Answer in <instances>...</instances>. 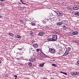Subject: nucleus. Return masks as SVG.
<instances>
[{
    "mask_svg": "<svg viewBox=\"0 0 79 79\" xmlns=\"http://www.w3.org/2000/svg\"><path fill=\"white\" fill-rule=\"evenodd\" d=\"M49 52L52 53H55V50L53 48L49 49Z\"/></svg>",
    "mask_w": 79,
    "mask_h": 79,
    "instance_id": "obj_1",
    "label": "nucleus"
},
{
    "mask_svg": "<svg viewBox=\"0 0 79 79\" xmlns=\"http://www.w3.org/2000/svg\"><path fill=\"white\" fill-rule=\"evenodd\" d=\"M73 10H79V6H75L73 7Z\"/></svg>",
    "mask_w": 79,
    "mask_h": 79,
    "instance_id": "obj_2",
    "label": "nucleus"
},
{
    "mask_svg": "<svg viewBox=\"0 0 79 79\" xmlns=\"http://www.w3.org/2000/svg\"><path fill=\"white\" fill-rule=\"evenodd\" d=\"M40 55L41 56H42V57H43L44 58H47V56L43 52H41L40 53Z\"/></svg>",
    "mask_w": 79,
    "mask_h": 79,
    "instance_id": "obj_3",
    "label": "nucleus"
},
{
    "mask_svg": "<svg viewBox=\"0 0 79 79\" xmlns=\"http://www.w3.org/2000/svg\"><path fill=\"white\" fill-rule=\"evenodd\" d=\"M52 38L54 40V41H55L57 39V35H53L52 36Z\"/></svg>",
    "mask_w": 79,
    "mask_h": 79,
    "instance_id": "obj_4",
    "label": "nucleus"
},
{
    "mask_svg": "<svg viewBox=\"0 0 79 79\" xmlns=\"http://www.w3.org/2000/svg\"><path fill=\"white\" fill-rule=\"evenodd\" d=\"M63 24V22L62 21H61V22H59L57 23V26H61L62 24Z\"/></svg>",
    "mask_w": 79,
    "mask_h": 79,
    "instance_id": "obj_5",
    "label": "nucleus"
},
{
    "mask_svg": "<svg viewBox=\"0 0 79 79\" xmlns=\"http://www.w3.org/2000/svg\"><path fill=\"white\" fill-rule=\"evenodd\" d=\"M30 61L31 62H34V61H35V59L34 58H30Z\"/></svg>",
    "mask_w": 79,
    "mask_h": 79,
    "instance_id": "obj_6",
    "label": "nucleus"
},
{
    "mask_svg": "<svg viewBox=\"0 0 79 79\" xmlns=\"http://www.w3.org/2000/svg\"><path fill=\"white\" fill-rule=\"evenodd\" d=\"M69 53V52L68 51H66L64 54L63 55V56H66V55H68Z\"/></svg>",
    "mask_w": 79,
    "mask_h": 79,
    "instance_id": "obj_7",
    "label": "nucleus"
},
{
    "mask_svg": "<svg viewBox=\"0 0 79 79\" xmlns=\"http://www.w3.org/2000/svg\"><path fill=\"white\" fill-rule=\"evenodd\" d=\"M44 34H45V33H44V32H41L38 34L39 35H40V36L43 35Z\"/></svg>",
    "mask_w": 79,
    "mask_h": 79,
    "instance_id": "obj_8",
    "label": "nucleus"
},
{
    "mask_svg": "<svg viewBox=\"0 0 79 79\" xmlns=\"http://www.w3.org/2000/svg\"><path fill=\"white\" fill-rule=\"evenodd\" d=\"M58 15L59 16H63V14L62 12H59L58 14Z\"/></svg>",
    "mask_w": 79,
    "mask_h": 79,
    "instance_id": "obj_9",
    "label": "nucleus"
},
{
    "mask_svg": "<svg viewBox=\"0 0 79 79\" xmlns=\"http://www.w3.org/2000/svg\"><path fill=\"white\" fill-rule=\"evenodd\" d=\"M78 74H79V73L77 72H74L73 73L72 75L74 76V75H78Z\"/></svg>",
    "mask_w": 79,
    "mask_h": 79,
    "instance_id": "obj_10",
    "label": "nucleus"
},
{
    "mask_svg": "<svg viewBox=\"0 0 79 79\" xmlns=\"http://www.w3.org/2000/svg\"><path fill=\"white\" fill-rule=\"evenodd\" d=\"M79 34V33H78V32H77V31H74L73 32V35H77V34Z\"/></svg>",
    "mask_w": 79,
    "mask_h": 79,
    "instance_id": "obj_11",
    "label": "nucleus"
},
{
    "mask_svg": "<svg viewBox=\"0 0 79 79\" xmlns=\"http://www.w3.org/2000/svg\"><path fill=\"white\" fill-rule=\"evenodd\" d=\"M33 47L35 48H37L38 47V44H33Z\"/></svg>",
    "mask_w": 79,
    "mask_h": 79,
    "instance_id": "obj_12",
    "label": "nucleus"
},
{
    "mask_svg": "<svg viewBox=\"0 0 79 79\" xmlns=\"http://www.w3.org/2000/svg\"><path fill=\"white\" fill-rule=\"evenodd\" d=\"M63 30H66V29H67V27H66V26L64 25L63 26Z\"/></svg>",
    "mask_w": 79,
    "mask_h": 79,
    "instance_id": "obj_13",
    "label": "nucleus"
},
{
    "mask_svg": "<svg viewBox=\"0 0 79 79\" xmlns=\"http://www.w3.org/2000/svg\"><path fill=\"white\" fill-rule=\"evenodd\" d=\"M15 37H16V38H18V39H21V36L19 35H15Z\"/></svg>",
    "mask_w": 79,
    "mask_h": 79,
    "instance_id": "obj_14",
    "label": "nucleus"
},
{
    "mask_svg": "<svg viewBox=\"0 0 79 79\" xmlns=\"http://www.w3.org/2000/svg\"><path fill=\"white\" fill-rule=\"evenodd\" d=\"M74 15H75V16H79V12H76L75 13Z\"/></svg>",
    "mask_w": 79,
    "mask_h": 79,
    "instance_id": "obj_15",
    "label": "nucleus"
},
{
    "mask_svg": "<svg viewBox=\"0 0 79 79\" xmlns=\"http://www.w3.org/2000/svg\"><path fill=\"white\" fill-rule=\"evenodd\" d=\"M32 63L30 62L28 64V66H30V67H31L32 66Z\"/></svg>",
    "mask_w": 79,
    "mask_h": 79,
    "instance_id": "obj_16",
    "label": "nucleus"
},
{
    "mask_svg": "<svg viewBox=\"0 0 79 79\" xmlns=\"http://www.w3.org/2000/svg\"><path fill=\"white\" fill-rule=\"evenodd\" d=\"M50 41L54 42L55 41V40L52 38L50 39Z\"/></svg>",
    "mask_w": 79,
    "mask_h": 79,
    "instance_id": "obj_17",
    "label": "nucleus"
},
{
    "mask_svg": "<svg viewBox=\"0 0 79 79\" xmlns=\"http://www.w3.org/2000/svg\"><path fill=\"white\" fill-rule=\"evenodd\" d=\"M31 26H35V24L34 23V22H31Z\"/></svg>",
    "mask_w": 79,
    "mask_h": 79,
    "instance_id": "obj_18",
    "label": "nucleus"
},
{
    "mask_svg": "<svg viewBox=\"0 0 79 79\" xmlns=\"http://www.w3.org/2000/svg\"><path fill=\"white\" fill-rule=\"evenodd\" d=\"M52 65L53 66H54V67H56V65L55 64H52Z\"/></svg>",
    "mask_w": 79,
    "mask_h": 79,
    "instance_id": "obj_19",
    "label": "nucleus"
},
{
    "mask_svg": "<svg viewBox=\"0 0 79 79\" xmlns=\"http://www.w3.org/2000/svg\"><path fill=\"white\" fill-rule=\"evenodd\" d=\"M67 50H68V51H70L71 50V48L70 47H68L67 48Z\"/></svg>",
    "mask_w": 79,
    "mask_h": 79,
    "instance_id": "obj_20",
    "label": "nucleus"
},
{
    "mask_svg": "<svg viewBox=\"0 0 79 79\" xmlns=\"http://www.w3.org/2000/svg\"><path fill=\"white\" fill-rule=\"evenodd\" d=\"M77 64L78 66H79V60L77 62Z\"/></svg>",
    "mask_w": 79,
    "mask_h": 79,
    "instance_id": "obj_21",
    "label": "nucleus"
},
{
    "mask_svg": "<svg viewBox=\"0 0 79 79\" xmlns=\"http://www.w3.org/2000/svg\"><path fill=\"white\" fill-rule=\"evenodd\" d=\"M54 12H55V13H56V14H57V15H58V13H59V11H54Z\"/></svg>",
    "mask_w": 79,
    "mask_h": 79,
    "instance_id": "obj_22",
    "label": "nucleus"
},
{
    "mask_svg": "<svg viewBox=\"0 0 79 79\" xmlns=\"http://www.w3.org/2000/svg\"><path fill=\"white\" fill-rule=\"evenodd\" d=\"M44 64H40V66H41V67H43V66H44Z\"/></svg>",
    "mask_w": 79,
    "mask_h": 79,
    "instance_id": "obj_23",
    "label": "nucleus"
},
{
    "mask_svg": "<svg viewBox=\"0 0 79 79\" xmlns=\"http://www.w3.org/2000/svg\"><path fill=\"white\" fill-rule=\"evenodd\" d=\"M30 35H33V32H32V31H31L30 32Z\"/></svg>",
    "mask_w": 79,
    "mask_h": 79,
    "instance_id": "obj_24",
    "label": "nucleus"
},
{
    "mask_svg": "<svg viewBox=\"0 0 79 79\" xmlns=\"http://www.w3.org/2000/svg\"><path fill=\"white\" fill-rule=\"evenodd\" d=\"M20 22L21 23H23V20H21Z\"/></svg>",
    "mask_w": 79,
    "mask_h": 79,
    "instance_id": "obj_25",
    "label": "nucleus"
},
{
    "mask_svg": "<svg viewBox=\"0 0 79 79\" xmlns=\"http://www.w3.org/2000/svg\"><path fill=\"white\" fill-rule=\"evenodd\" d=\"M45 27H46V29H48L49 27H48V26H45Z\"/></svg>",
    "mask_w": 79,
    "mask_h": 79,
    "instance_id": "obj_26",
    "label": "nucleus"
},
{
    "mask_svg": "<svg viewBox=\"0 0 79 79\" xmlns=\"http://www.w3.org/2000/svg\"><path fill=\"white\" fill-rule=\"evenodd\" d=\"M20 59H23V58H24V57H23V56H20Z\"/></svg>",
    "mask_w": 79,
    "mask_h": 79,
    "instance_id": "obj_27",
    "label": "nucleus"
},
{
    "mask_svg": "<svg viewBox=\"0 0 79 79\" xmlns=\"http://www.w3.org/2000/svg\"><path fill=\"white\" fill-rule=\"evenodd\" d=\"M64 74H65V75H68V74H67V73H64Z\"/></svg>",
    "mask_w": 79,
    "mask_h": 79,
    "instance_id": "obj_28",
    "label": "nucleus"
},
{
    "mask_svg": "<svg viewBox=\"0 0 79 79\" xmlns=\"http://www.w3.org/2000/svg\"><path fill=\"white\" fill-rule=\"evenodd\" d=\"M12 33H10L9 34V35H10V36H11V34H12Z\"/></svg>",
    "mask_w": 79,
    "mask_h": 79,
    "instance_id": "obj_29",
    "label": "nucleus"
},
{
    "mask_svg": "<svg viewBox=\"0 0 79 79\" xmlns=\"http://www.w3.org/2000/svg\"><path fill=\"white\" fill-rule=\"evenodd\" d=\"M11 36L12 37H14V34H12L11 35Z\"/></svg>",
    "mask_w": 79,
    "mask_h": 79,
    "instance_id": "obj_30",
    "label": "nucleus"
},
{
    "mask_svg": "<svg viewBox=\"0 0 79 79\" xmlns=\"http://www.w3.org/2000/svg\"><path fill=\"white\" fill-rule=\"evenodd\" d=\"M20 2H21L23 4L24 3V2H23V0H21Z\"/></svg>",
    "mask_w": 79,
    "mask_h": 79,
    "instance_id": "obj_31",
    "label": "nucleus"
},
{
    "mask_svg": "<svg viewBox=\"0 0 79 79\" xmlns=\"http://www.w3.org/2000/svg\"><path fill=\"white\" fill-rule=\"evenodd\" d=\"M53 16V14H50V16Z\"/></svg>",
    "mask_w": 79,
    "mask_h": 79,
    "instance_id": "obj_32",
    "label": "nucleus"
},
{
    "mask_svg": "<svg viewBox=\"0 0 79 79\" xmlns=\"http://www.w3.org/2000/svg\"><path fill=\"white\" fill-rule=\"evenodd\" d=\"M50 38H49V39H47V40L48 41H50Z\"/></svg>",
    "mask_w": 79,
    "mask_h": 79,
    "instance_id": "obj_33",
    "label": "nucleus"
},
{
    "mask_svg": "<svg viewBox=\"0 0 79 79\" xmlns=\"http://www.w3.org/2000/svg\"><path fill=\"white\" fill-rule=\"evenodd\" d=\"M36 51H37V52H39V49H37L36 50Z\"/></svg>",
    "mask_w": 79,
    "mask_h": 79,
    "instance_id": "obj_34",
    "label": "nucleus"
},
{
    "mask_svg": "<svg viewBox=\"0 0 79 79\" xmlns=\"http://www.w3.org/2000/svg\"><path fill=\"white\" fill-rule=\"evenodd\" d=\"M60 73H62V74H63L64 73V72H62V71H60Z\"/></svg>",
    "mask_w": 79,
    "mask_h": 79,
    "instance_id": "obj_35",
    "label": "nucleus"
},
{
    "mask_svg": "<svg viewBox=\"0 0 79 79\" xmlns=\"http://www.w3.org/2000/svg\"><path fill=\"white\" fill-rule=\"evenodd\" d=\"M1 2H4L5 0H0Z\"/></svg>",
    "mask_w": 79,
    "mask_h": 79,
    "instance_id": "obj_36",
    "label": "nucleus"
},
{
    "mask_svg": "<svg viewBox=\"0 0 79 79\" xmlns=\"http://www.w3.org/2000/svg\"><path fill=\"white\" fill-rule=\"evenodd\" d=\"M15 77L16 78H17L18 77L16 75H15Z\"/></svg>",
    "mask_w": 79,
    "mask_h": 79,
    "instance_id": "obj_37",
    "label": "nucleus"
},
{
    "mask_svg": "<svg viewBox=\"0 0 79 79\" xmlns=\"http://www.w3.org/2000/svg\"><path fill=\"white\" fill-rule=\"evenodd\" d=\"M23 5H26V3H24V2H23Z\"/></svg>",
    "mask_w": 79,
    "mask_h": 79,
    "instance_id": "obj_38",
    "label": "nucleus"
},
{
    "mask_svg": "<svg viewBox=\"0 0 79 79\" xmlns=\"http://www.w3.org/2000/svg\"><path fill=\"white\" fill-rule=\"evenodd\" d=\"M32 42V43H34V42H35V41H33Z\"/></svg>",
    "mask_w": 79,
    "mask_h": 79,
    "instance_id": "obj_39",
    "label": "nucleus"
},
{
    "mask_svg": "<svg viewBox=\"0 0 79 79\" xmlns=\"http://www.w3.org/2000/svg\"><path fill=\"white\" fill-rule=\"evenodd\" d=\"M73 33H72L71 34V35H72V36H73Z\"/></svg>",
    "mask_w": 79,
    "mask_h": 79,
    "instance_id": "obj_40",
    "label": "nucleus"
},
{
    "mask_svg": "<svg viewBox=\"0 0 79 79\" xmlns=\"http://www.w3.org/2000/svg\"><path fill=\"white\" fill-rule=\"evenodd\" d=\"M43 79H47V78H44Z\"/></svg>",
    "mask_w": 79,
    "mask_h": 79,
    "instance_id": "obj_41",
    "label": "nucleus"
},
{
    "mask_svg": "<svg viewBox=\"0 0 79 79\" xmlns=\"http://www.w3.org/2000/svg\"><path fill=\"white\" fill-rule=\"evenodd\" d=\"M17 60H19V59L17 58Z\"/></svg>",
    "mask_w": 79,
    "mask_h": 79,
    "instance_id": "obj_42",
    "label": "nucleus"
},
{
    "mask_svg": "<svg viewBox=\"0 0 79 79\" xmlns=\"http://www.w3.org/2000/svg\"><path fill=\"white\" fill-rule=\"evenodd\" d=\"M1 63H2V61H1V60H0V64Z\"/></svg>",
    "mask_w": 79,
    "mask_h": 79,
    "instance_id": "obj_43",
    "label": "nucleus"
},
{
    "mask_svg": "<svg viewBox=\"0 0 79 79\" xmlns=\"http://www.w3.org/2000/svg\"><path fill=\"white\" fill-rule=\"evenodd\" d=\"M51 79H53V78H51Z\"/></svg>",
    "mask_w": 79,
    "mask_h": 79,
    "instance_id": "obj_44",
    "label": "nucleus"
},
{
    "mask_svg": "<svg viewBox=\"0 0 79 79\" xmlns=\"http://www.w3.org/2000/svg\"><path fill=\"white\" fill-rule=\"evenodd\" d=\"M15 79H16V78H15Z\"/></svg>",
    "mask_w": 79,
    "mask_h": 79,
    "instance_id": "obj_45",
    "label": "nucleus"
},
{
    "mask_svg": "<svg viewBox=\"0 0 79 79\" xmlns=\"http://www.w3.org/2000/svg\"><path fill=\"white\" fill-rule=\"evenodd\" d=\"M0 17H1V16L0 15Z\"/></svg>",
    "mask_w": 79,
    "mask_h": 79,
    "instance_id": "obj_46",
    "label": "nucleus"
},
{
    "mask_svg": "<svg viewBox=\"0 0 79 79\" xmlns=\"http://www.w3.org/2000/svg\"><path fill=\"white\" fill-rule=\"evenodd\" d=\"M27 79H29V78H27Z\"/></svg>",
    "mask_w": 79,
    "mask_h": 79,
    "instance_id": "obj_47",
    "label": "nucleus"
}]
</instances>
